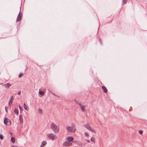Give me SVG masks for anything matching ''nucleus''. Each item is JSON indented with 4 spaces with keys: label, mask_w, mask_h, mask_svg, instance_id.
Wrapping results in <instances>:
<instances>
[{
    "label": "nucleus",
    "mask_w": 147,
    "mask_h": 147,
    "mask_svg": "<svg viewBox=\"0 0 147 147\" xmlns=\"http://www.w3.org/2000/svg\"><path fill=\"white\" fill-rule=\"evenodd\" d=\"M71 127L67 126L66 129L67 130L70 132L75 133L76 130V129L75 128L76 127V125L74 123H71Z\"/></svg>",
    "instance_id": "nucleus-1"
},
{
    "label": "nucleus",
    "mask_w": 147,
    "mask_h": 147,
    "mask_svg": "<svg viewBox=\"0 0 147 147\" xmlns=\"http://www.w3.org/2000/svg\"><path fill=\"white\" fill-rule=\"evenodd\" d=\"M51 128L53 130L54 132L57 134L59 132V129L57 125L54 123H52L51 125Z\"/></svg>",
    "instance_id": "nucleus-2"
},
{
    "label": "nucleus",
    "mask_w": 147,
    "mask_h": 147,
    "mask_svg": "<svg viewBox=\"0 0 147 147\" xmlns=\"http://www.w3.org/2000/svg\"><path fill=\"white\" fill-rule=\"evenodd\" d=\"M48 137L49 139L53 140L56 139L57 138V136L53 133H51L48 135Z\"/></svg>",
    "instance_id": "nucleus-3"
},
{
    "label": "nucleus",
    "mask_w": 147,
    "mask_h": 147,
    "mask_svg": "<svg viewBox=\"0 0 147 147\" xmlns=\"http://www.w3.org/2000/svg\"><path fill=\"white\" fill-rule=\"evenodd\" d=\"M84 127L86 128L87 129L89 130L91 132H92L94 133H96V131L91 127L89 123H86V124L84 125Z\"/></svg>",
    "instance_id": "nucleus-4"
},
{
    "label": "nucleus",
    "mask_w": 147,
    "mask_h": 147,
    "mask_svg": "<svg viewBox=\"0 0 147 147\" xmlns=\"http://www.w3.org/2000/svg\"><path fill=\"white\" fill-rule=\"evenodd\" d=\"M4 123L8 126H9L11 124L10 120L7 118H5L4 120Z\"/></svg>",
    "instance_id": "nucleus-5"
},
{
    "label": "nucleus",
    "mask_w": 147,
    "mask_h": 147,
    "mask_svg": "<svg viewBox=\"0 0 147 147\" xmlns=\"http://www.w3.org/2000/svg\"><path fill=\"white\" fill-rule=\"evenodd\" d=\"M22 14L21 12V10H20V12L19 14H18L17 18L16 19V21L17 22H18L21 20V19H22Z\"/></svg>",
    "instance_id": "nucleus-6"
},
{
    "label": "nucleus",
    "mask_w": 147,
    "mask_h": 147,
    "mask_svg": "<svg viewBox=\"0 0 147 147\" xmlns=\"http://www.w3.org/2000/svg\"><path fill=\"white\" fill-rule=\"evenodd\" d=\"M72 143L71 142L66 141L63 143V145L64 146L67 147L69 146Z\"/></svg>",
    "instance_id": "nucleus-7"
},
{
    "label": "nucleus",
    "mask_w": 147,
    "mask_h": 147,
    "mask_svg": "<svg viewBox=\"0 0 147 147\" xmlns=\"http://www.w3.org/2000/svg\"><path fill=\"white\" fill-rule=\"evenodd\" d=\"M14 97L13 96H12L11 97V98L9 100V106H10L12 104L13 100L14 99Z\"/></svg>",
    "instance_id": "nucleus-8"
},
{
    "label": "nucleus",
    "mask_w": 147,
    "mask_h": 147,
    "mask_svg": "<svg viewBox=\"0 0 147 147\" xmlns=\"http://www.w3.org/2000/svg\"><path fill=\"white\" fill-rule=\"evenodd\" d=\"M11 85V84H10L9 83H8L6 84H4L3 85V86L7 88H8L10 87V86Z\"/></svg>",
    "instance_id": "nucleus-9"
},
{
    "label": "nucleus",
    "mask_w": 147,
    "mask_h": 147,
    "mask_svg": "<svg viewBox=\"0 0 147 147\" xmlns=\"http://www.w3.org/2000/svg\"><path fill=\"white\" fill-rule=\"evenodd\" d=\"M77 144L80 147H82L85 146V145L83 144L80 141H78L77 142Z\"/></svg>",
    "instance_id": "nucleus-10"
},
{
    "label": "nucleus",
    "mask_w": 147,
    "mask_h": 147,
    "mask_svg": "<svg viewBox=\"0 0 147 147\" xmlns=\"http://www.w3.org/2000/svg\"><path fill=\"white\" fill-rule=\"evenodd\" d=\"M79 105L81 108L82 111L83 112H84L85 111L84 106V105H82L81 103L79 104Z\"/></svg>",
    "instance_id": "nucleus-11"
},
{
    "label": "nucleus",
    "mask_w": 147,
    "mask_h": 147,
    "mask_svg": "<svg viewBox=\"0 0 147 147\" xmlns=\"http://www.w3.org/2000/svg\"><path fill=\"white\" fill-rule=\"evenodd\" d=\"M68 141L70 142L73 141L74 138L72 137L69 136L67 138Z\"/></svg>",
    "instance_id": "nucleus-12"
},
{
    "label": "nucleus",
    "mask_w": 147,
    "mask_h": 147,
    "mask_svg": "<svg viewBox=\"0 0 147 147\" xmlns=\"http://www.w3.org/2000/svg\"><path fill=\"white\" fill-rule=\"evenodd\" d=\"M102 89L103 90L104 92L105 93H107V90L106 87L104 86H102Z\"/></svg>",
    "instance_id": "nucleus-13"
},
{
    "label": "nucleus",
    "mask_w": 147,
    "mask_h": 147,
    "mask_svg": "<svg viewBox=\"0 0 147 147\" xmlns=\"http://www.w3.org/2000/svg\"><path fill=\"white\" fill-rule=\"evenodd\" d=\"M19 119L20 123H22L23 122L22 115H20L19 116Z\"/></svg>",
    "instance_id": "nucleus-14"
},
{
    "label": "nucleus",
    "mask_w": 147,
    "mask_h": 147,
    "mask_svg": "<svg viewBox=\"0 0 147 147\" xmlns=\"http://www.w3.org/2000/svg\"><path fill=\"white\" fill-rule=\"evenodd\" d=\"M14 112L17 115H18L19 113L18 109L16 108H15L14 111Z\"/></svg>",
    "instance_id": "nucleus-15"
},
{
    "label": "nucleus",
    "mask_w": 147,
    "mask_h": 147,
    "mask_svg": "<svg viewBox=\"0 0 147 147\" xmlns=\"http://www.w3.org/2000/svg\"><path fill=\"white\" fill-rule=\"evenodd\" d=\"M24 109L27 111L29 109V108H28V106L26 105L25 103H24Z\"/></svg>",
    "instance_id": "nucleus-16"
},
{
    "label": "nucleus",
    "mask_w": 147,
    "mask_h": 147,
    "mask_svg": "<svg viewBox=\"0 0 147 147\" xmlns=\"http://www.w3.org/2000/svg\"><path fill=\"white\" fill-rule=\"evenodd\" d=\"M47 144V142L45 141H43L41 145H42L43 146H45Z\"/></svg>",
    "instance_id": "nucleus-17"
},
{
    "label": "nucleus",
    "mask_w": 147,
    "mask_h": 147,
    "mask_svg": "<svg viewBox=\"0 0 147 147\" xmlns=\"http://www.w3.org/2000/svg\"><path fill=\"white\" fill-rule=\"evenodd\" d=\"M11 141L13 143H14L15 142V140L13 137H11Z\"/></svg>",
    "instance_id": "nucleus-18"
},
{
    "label": "nucleus",
    "mask_w": 147,
    "mask_h": 147,
    "mask_svg": "<svg viewBox=\"0 0 147 147\" xmlns=\"http://www.w3.org/2000/svg\"><path fill=\"white\" fill-rule=\"evenodd\" d=\"M127 1L128 0H122V5H123L126 3Z\"/></svg>",
    "instance_id": "nucleus-19"
},
{
    "label": "nucleus",
    "mask_w": 147,
    "mask_h": 147,
    "mask_svg": "<svg viewBox=\"0 0 147 147\" xmlns=\"http://www.w3.org/2000/svg\"><path fill=\"white\" fill-rule=\"evenodd\" d=\"M39 94L41 95L42 96H43L44 95V93L43 91H39Z\"/></svg>",
    "instance_id": "nucleus-20"
},
{
    "label": "nucleus",
    "mask_w": 147,
    "mask_h": 147,
    "mask_svg": "<svg viewBox=\"0 0 147 147\" xmlns=\"http://www.w3.org/2000/svg\"><path fill=\"white\" fill-rule=\"evenodd\" d=\"M90 140L92 142L94 143L95 142V139L93 137L91 138Z\"/></svg>",
    "instance_id": "nucleus-21"
},
{
    "label": "nucleus",
    "mask_w": 147,
    "mask_h": 147,
    "mask_svg": "<svg viewBox=\"0 0 147 147\" xmlns=\"http://www.w3.org/2000/svg\"><path fill=\"white\" fill-rule=\"evenodd\" d=\"M74 101L76 104H77L78 105H79V104H80V103L76 99H74Z\"/></svg>",
    "instance_id": "nucleus-22"
},
{
    "label": "nucleus",
    "mask_w": 147,
    "mask_h": 147,
    "mask_svg": "<svg viewBox=\"0 0 147 147\" xmlns=\"http://www.w3.org/2000/svg\"><path fill=\"white\" fill-rule=\"evenodd\" d=\"M85 135L86 136L88 137L89 136V134L86 132L85 133Z\"/></svg>",
    "instance_id": "nucleus-23"
},
{
    "label": "nucleus",
    "mask_w": 147,
    "mask_h": 147,
    "mask_svg": "<svg viewBox=\"0 0 147 147\" xmlns=\"http://www.w3.org/2000/svg\"><path fill=\"white\" fill-rule=\"evenodd\" d=\"M23 74L22 73H20L19 75V77L20 78L21 77L23 76Z\"/></svg>",
    "instance_id": "nucleus-24"
},
{
    "label": "nucleus",
    "mask_w": 147,
    "mask_h": 147,
    "mask_svg": "<svg viewBox=\"0 0 147 147\" xmlns=\"http://www.w3.org/2000/svg\"><path fill=\"white\" fill-rule=\"evenodd\" d=\"M38 111L39 112V113H42V110L40 109H39L38 110Z\"/></svg>",
    "instance_id": "nucleus-25"
},
{
    "label": "nucleus",
    "mask_w": 147,
    "mask_h": 147,
    "mask_svg": "<svg viewBox=\"0 0 147 147\" xmlns=\"http://www.w3.org/2000/svg\"><path fill=\"white\" fill-rule=\"evenodd\" d=\"M0 138L1 140H3V136L2 135L0 134Z\"/></svg>",
    "instance_id": "nucleus-26"
},
{
    "label": "nucleus",
    "mask_w": 147,
    "mask_h": 147,
    "mask_svg": "<svg viewBox=\"0 0 147 147\" xmlns=\"http://www.w3.org/2000/svg\"><path fill=\"white\" fill-rule=\"evenodd\" d=\"M19 108L20 110L21 111H22L23 110V108L20 105H19Z\"/></svg>",
    "instance_id": "nucleus-27"
},
{
    "label": "nucleus",
    "mask_w": 147,
    "mask_h": 147,
    "mask_svg": "<svg viewBox=\"0 0 147 147\" xmlns=\"http://www.w3.org/2000/svg\"><path fill=\"white\" fill-rule=\"evenodd\" d=\"M143 131L142 130H139V132L140 134H142L143 133Z\"/></svg>",
    "instance_id": "nucleus-28"
},
{
    "label": "nucleus",
    "mask_w": 147,
    "mask_h": 147,
    "mask_svg": "<svg viewBox=\"0 0 147 147\" xmlns=\"http://www.w3.org/2000/svg\"><path fill=\"white\" fill-rule=\"evenodd\" d=\"M99 41L100 43V44H101L102 45V41L101 40V39H100V38H99Z\"/></svg>",
    "instance_id": "nucleus-29"
},
{
    "label": "nucleus",
    "mask_w": 147,
    "mask_h": 147,
    "mask_svg": "<svg viewBox=\"0 0 147 147\" xmlns=\"http://www.w3.org/2000/svg\"><path fill=\"white\" fill-rule=\"evenodd\" d=\"M51 92V93L53 94V95L55 96H56V94H55L53 93L52 92Z\"/></svg>",
    "instance_id": "nucleus-30"
},
{
    "label": "nucleus",
    "mask_w": 147,
    "mask_h": 147,
    "mask_svg": "<svg viewBox=\"0 0 147 147\" xmlns=\"http://www.w3.org/2000/svg\"><path fill=\"white\" fill-rule=\"evenodd\" d=\"M51 92V93L53 94V95L55 96H56V94H55L53 93L52 92Z\"/></svg>",
    "instance_id": "nucleus-31"
},
{
    "label": "nucleus",
    "mask_w": 147,
    "mask_h": 147,
    "mask_svg": "<svg viewBox=\"0 0 147 147\" xmlns=\"http://www.w3.org/2000/svg\"><path fill=\"white\" fill-rule=\"evenodd\" d=\"M21 91H20L18 93V95H20V94H21Z\"/></svg>",
    "instance_id": "nucleus-32"
},
{
    "label": "nucleus",
    "mask_w": 147,
    "mask_h": 147,
    "mask_svg": "<svg viewBox=\"0 0 147 147\" xmlns=\"http://www.w3.org/2000/svg\"><path fill=\"white\" fill-rule=\"evenodd\" d=\"M5 111H6V112H7V113H8V111L7 110V109H6V107H5Z\"/></svg>",
    "instance_id": "nucleus-33"
},
{
    "label": "nucleus",
    "mask_w": 147,
    "mask_h": 147,
    "mask_svg": "<svg viewBox=\"0 0 147 147\" xmlns=\"http://www.w3.org/2000/svg\"><path fill=\"white\" fill-rule=\"evenodd\" d=\"M86 140L88 142H90V140Z\"/></svg>",
    "instance_id": "nucleus-34"
},
{
    "label": "nucleus",
    "mask_w": 147,
    "mask_h": 147,
    "mask_svg": "<svg viewBox=\"0 0 147 147\" xmlns=\"http://www.w3.org/2000/svg\"><path fill=\"white\" fill-rule=\"evenodd\" d=\"M56 96V97H57L58 98H59V96H58V95H56V96Z\"/></svg>",
    "instance_id": "nucleus-35"
},
{
    "label": "nucleus",
    "mask_w": 147,
    "mask_h": 147,
    "mask_svg": "<svg viewBox=\"0 0 147 147\" xmlns=\"http://www.w3.org/2000/svg\"><path fill=\"white\" fill-rule=\"evenodd\" d=\"M12 147H18L17 146H12Z\"/></svg>",
    "instance_id": "nucleus-36"
},
{
    "label": "nucleus",
    "mask_w": 147,
    "mask_h": 147,
    "mask_svg": "<svg viewBox=\"0 0 147 147\" xmlns=\"http://www.w3.org/2000/svg\"><path fill=\"white\" fill-rule=\"evenodd\" d=\"M44 146H43L42 145H41L40 147H44Z\"/></svg>",
    "instance_id": "nucleus-37"
}]
</instances>
